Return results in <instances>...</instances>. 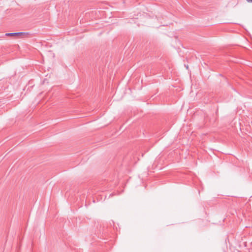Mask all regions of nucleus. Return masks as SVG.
<instances>
[{
	"mask_svg": "<svg viewBox=\"0 0 252 252\" xmlns=\"http://www.w3.org/2000/svg\"><path fill=\"white\" fill-rule=\"evenodd\" d=\"M25 33V32H12V33H7L5 34L7 36H19V35H21L22 34H24Z\"/></svg>",
	"mask_w": 252,
	"mask_h": 252,
	"instance_id": "f257e3e1",
	"label": "nucleus"
},
{
	"mask_svg": "<svg viewBox=\"0 0 252 252\" xmlns=\"http://www.w3.org/2000/svg\"><path fill=\"white\" fill-rule=\"evenodd\" d=\"M248 2L252 3V0H246Z\"/></svg>",
	"mask_w": 252,
	"mask_h": 252,
	"instance_id": "f03ea898",
	"label": "nucleus"
}]
</instances>
